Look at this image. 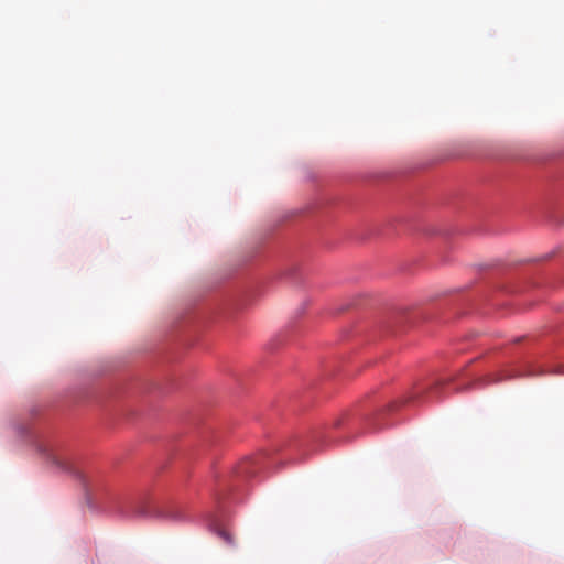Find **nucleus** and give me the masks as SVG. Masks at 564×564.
Returning a JSON list of instances; mask_svg holds the SVG:
<instances>
[{"mask_svg":"<svg viewBox=\"0 0 564 564\" xmlns=\"http://www.w3.org/2000/svg\"><path fill=\"white\" fill-rule=\"evenodd\" d=\"M40 453L52 466L61 471L69 473L85 484V476L77 469L67 456L64 455L59 449L48 444H42L39 446Z\"/></svg>","mask_w":564,"mask_h":564,"instance_id":"f257e3e1","label":"nucleus"},{"mask_svg":"<svg viewBox=\"0 0 564 564\" xmlns=\"http://www.w3.org/2000/svg\"><path fill=\"white\" fill-rule=\"evenodd\" d=\"M264 464L263 455L249 457L241 460L236 468V474L240 477L250 478L258 474L259 469Z\"/></svg>","mask_w":564,"mask_h":564,"instance_id":"f03ea898","label":"nucleus"},{"mask_svg":"<svg viewBox=\"0 0 564 564\" xmlns=\"http://www.w3.org/2000/svg\"><path fill=\"white\" fill-rule=\"evenodd\" d=\"M216 533L227 543H231V535L225 529L218 528Z\"/></svg>","mask_w":564,"mask_h":564,"instance_id":"7ed1b4c3","label":"nucleus"}]
</instances>
